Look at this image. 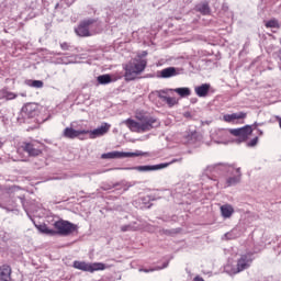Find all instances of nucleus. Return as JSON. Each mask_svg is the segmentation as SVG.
I'll return each instance as SVG.
<instances>
[{"mask_svg":"<svg viewBox=\"0 0 281 281\" xmlns=\"http://www.w3.org/2000/svg\"><path fill=\"white\" fill-rule=\"evenodd\" d=\"M162 234H165L166 236H170V235L175 234V231L162 229Z\"/></svg>","mask_w":281,"mask_h":281,"instance_id":"33","label":"nucleus"},{"mask_svg":"<svg viewBox=\"0 0 281 281\" xmlns=\"http://www.w3.org/2000/svg\"><path fill=\"white\" fill-rule=\"evenodd\" d=\"M43 145L38 142L23 143L22 149L27 153L29 157H38L43 154Z\"/></svg>","mask_w":281,"mask_h":281,"instance_id":"8","label":"nucleus"},{"mask_svg":"<svg viewBox=\"0 0 281 281\" xmlns=\"http://www.w3.org/2000/svg\"><path fill=\"white\" fill-rule=\"evenodd\" d=\"M259 134L262 135V131H259Z\"/></svg>","mask_w":281,"mask_h":281,"instance_id":"41","label":"nucleus"},{"mask_svg":"<svg viewBox=\"0 0 281 281\" xmlns=\"http://www.w3.org/2000/svg\"><path fill=\"white\" fill-rule=\"evenodd\" d=\"M111 128V124L103 123L100 127H97L93 131H88L90 134V139H95L97 137H102L103 135H106Z\"/></svg>","mask_w":281,"mask_h":281,"instance_id":"11","label":"nucleus"},{"mask_svg":"<svg viewBox=\"0 0 281 281\" xmlns=\"http://www.w3.org/2000/svg\"><path fill=\"white\" fill-rule=\"evenodd\" d=\"M37 229L42 233V234H46L47 236H56L57 232L54 229H50L49 227H47V225H40L37 226Z\"/></svg>","mask_w":281,"mask_h":281,"instance_id":"23","label":"nucleus"},{"mask_svg":"<svg viewBox=\"0 0 281 281\" xmlns=\"http://www.w3.org/2000/svg\"><path fill=\"white\" fill-rule=\"evenodd\" d=\"M179 74H181L179 68L168 67L160 70V78H175V76H179Z\"/></svg>","mask_w":281,"mask_h":281,"instance_id":"14","label":"nucleus"},{"mask_svg":"<svg viewBox=\"0 0 281 281\" xmlns=\"http://www.w3.org/2000/svg\"><path fill=\"white\" fill-rule=\"evenodd\" d=\"M170 90H159L158 91V98L162 100V102H166L168 106H175L177 104V99L172 97L161 95V93H168Z\"/></svg>","mask_w":281,"mask_h":281,"instance_id":"16","label":"nucleus"},{"mask_svg":"<svg viewBox=\"0 0 281 281\" xmlns=\"http://www.w3.org/2000/svg\"><path fill=\"white\" fill-rule=\"evenodd\" d=\"M175 161H177V159H173L171 162L169 164H159V165H146V166H136L133 168H124V170H137L138 172H150L153 170H162V168H168L170 166V164H175Z\"/></svg>","mask_w":281,"mask_h":281,"instance_id":"10","label":"nucleus"},{"mask_svg":"<svg viewBox=\"0 0 281 281\" xmlns=\"http://www.w3.org/2000/svg\"><path fill=\"white\" fill-rule=\"evenodd\" d=\"M148 65V61L146 59H139L138 63L133 64L130 63L125 66V80L127 82H131V80H135L139 74H142L146 66Z\"/></svg>","mask_w":281,"mask_h":281,"instance_id":"2","label":"nucleus"},{"mask_svg":"<svg viewBox=\"0 0 281 281\" xmlns=\"http://www.w3.org/2000/svg\"><path fill=\"white\" fill-rule=\"evenodd\" d=\"M245 117H247V113L245 112L226 114L224 115V122H234V120H245Z\"/></svg>","mask_w":281,"mask_h":281,"instance_id":"20","label":"nucleus"},{"mask_svg":"<svg viewBox=\"0 0 281 281\" xmlns=\"http://www.w3.org/2000/svg\"><path fill=\"white\" fill-rule=\"evenodd\" d=\"M168 268V261H166L162 267H157V268H153V269H139V271H143L144 273H150V271H159L161 269H166Z\"/></svg>","mask_w":281,"mask_h":281,"instance_id":"27","label":"nucleus"},{"mask_svg":"<svg viewBox=\"0 0 281 281\" xmlns=\"http://www.w3.org/2000/svg\"><path fill=\"white\" fill-rule=\"evenodd\" d=\"M241 178H243V173L240 172V168H237L236 176H233L226 179V188H232V186H238Z\"/></svg>","mask_w":281,"mask_h":281,"instance_id":"15","label":"nucleus"},{"mask_svg":"<svg viewBox=\"0 0 281 281\" xmlns=\"http://www.w3.org/2000/svg\"><path fill=\"white\" fill-rule=\"evenodd\" d=\"M89 133V131L86 130H74L71 127H66L64 130V137H66L67 139H76V137H78L79 135H87Z\"/></svg>","mask_w":281,"mask_h":281,"instance_id":"12","label":"nucleus"},{"mask_svg":"<svg viewBox=\"0 0 281 281\" xmlns=\"http://www.w3.org/2000/svg\"><path fill=\"white\" fill-rule=\"evenodd\" d=\"M69 47H70L69 44L66 42L60 44V48L64 49V52H68Z\"/></svg>","mask_w":281,"mask_h":281,"instance_id":"32","label":"nucleus"},{"mask_svg":"<svg viewBox=\"0 0 281 281\" xmlns=\"http://www.w3.org/2000/svg\"><path fill=\"white\" fill-rule=\"evenodd\" d=\"M169 91H175V93H178L180 98H188V95H191L192 93L190 88H176V89H169Z\"/></svg>","mask_w":281,"mask_h":281,"instance_id":"22","label":"nucleus"},{"mask_svg":"<svg viewBox=\"0 0 281 281\" xmlns=\"http://www.w3.org/2000/svg\"><path fill=\"white\" fill-rule=\"evenodd\" d=\"M254 263V254L247 252L244 255H240V257L237 259L236 268H233L229 271L231 276H236L237 273H243V271H247L249 267Z\"/></svg>","mask_w":281,"mask_h":281,"instance_id":"4","label":"nucleus"},{"mask_svg":"<svg viewBox=\"0 0 281 281\" xmlns=\"http://www.w3.org/2000/svg\"><path fill=\"white\" fill-rule=\"evenodd\" d=\"M54 227L60 236H69L70 234H74V232L78 231V225L65 220L55 222Z\"/></svg>","mask_w":281,"mask_h":281,"instance_id":"5","label":"nucleus"},{"mask_svg":"<svg viewBox=\"0 0 281 281\" xmlns=\"http://www.w3.org/2000/svg\"><path fill=\"white\" fill-rule=\"evenodd\" d=\"M3 146V143L0 142V148Z\"/></svg>","mask_w":281,"mask_h":281,"instance_id":"39","label":"nucleus"},{"mask_svg":"<svg viewBox=\"0 0 281 281\" xmlns=\"http://www.w3.org/2000/svg\"><path fill=\"white\" fill-rule=\"evenodd\" d=\"M121 232H137V227L132 224L123 225Z\"/></svg>","mask_w":281,"mask_h":281,"instance_id":"28","label":"nucleus"},{"mask_svg":"<svg viewBox=\"0 0 281 281\" xmlns=\"http://www.w3.org/2000/svg\"><path fill=\"white\" fill-rule=\"evenodd\" d=\"M247 146H248V148H254V146H258V136H256L250 142H248Z\"/></svg>","mask_w":281,"mask_h":281,"instance_id":"30","label":"nucleus"},{"mask_svg":"<svg viewBox=\"0 0 281 281\" xmlns=\"http://www.w3.org/2000/svg\"><path fill=\"white\" fill-rule=\"evenodd\" d=\"M195 10H196V12H200V14L207 15L211 12L210 3H207V2L199 3L195 7Z\"/></svg>","mask_w":281,"mask_h":281,"instance_id":"21","label":"nucleus"},{"mask_svg":"<svg viewBox=\"0 0 281 281\" xmlns=\"http://www.w3.org/2000/svg\"><path fill=\"white\" fill-rule=\"evenodd\" d=\"M277 120H278V122H279V126H280V128H281V117H280V116H278V117H277Z\"/></svg>","mask_w":281,"mask_h":281,"instance_id":"37","label":"nucleus"},{"mask_svg":"<svg viewBox=\"0 0 281 281\" xmlns=\"http://www.w3.org/2000/svg\"><path fill=\"white\" fill-rule=\"evenodd\" d=\"M0 281H12V268L10 266H0Z\"/></svg>","mask_w":281,"mask_h":281,"instance_id":"13","label":"nucleus"},{"mask_svg":"<svg viewBox=\"0 0 281 281\" xmlns=\"http://www.w3.org/2000/svg\"><path fill=\"white\" fill-rule=\"evenodd\" d=\"M97 80L99 85H109L113 79L111 78V75H101Z\"/></svg>","mask_w":281,"mask_h":281,"instance_id":"24","label":"nucleus"},{"mask_svg":"<svg viewBox=\"0 0 281 281\" xmlns=\"http://www.w3.org/2000/svg\"><path fill=\"white\" fill-rule=\"evenodd\" d=\"M117 186H120V183H115V184L113 186V188H117Z\"/></svg>","mask_w":281,"mask_h":281,"instance_id":"38","label":"nucleus"},{"mask_svg":"<svg viewBox=\"0 0 281 281\" xmlns=\"http://www.w3.org/2000/svg\"><path fill=\"white\" fill-rule=\"evenodd\" d=\"M29 87H33L34 89H43V81L42 80H29L26 82Z\"/></svg>","mask_w":281,"mask_h":281,"instance_id":"25","label":"nucleus"},{"mask_svg":"<svg viewBox=\"0 0 281 281\" xmlns=\"http://www.w3.org/2000/svg\"><path fill=\"white\" fill-rule=\"evenodd\" d=\"M22 115L24 117H34L36 115V105L29 103L22 108Z\"/></svg>","mask_w":281,"mask_h":281,"instance_id":"17","label":"nucleus"},{"mask_svg":"<svg viewBox=\"0 0 281 281\" xmlns=\"http://www.w3.org/2000/svg\"><path fill=\"white\" fill-rule=\"evenodd\" d=\"M142 151H110L101 155V159H125L126 157H142Z\"/></svg>","mask_w":281,"mask_h":281,"instance_id":"7","label":"nucleus"},{"mask_svg":"<svg viewBox=\"0 0 281 281\" xmlns=\"http://www.w3.org/2000/svg\"><path fill=\"white\" fill-rule=\"evenodd\" d=\"M167 93L161 92V95H166Z\"/></svg>","mask_w":281,"mask_h":281,"instance_id":"40","label":"nucleus"},{"mask_svg":"<svg viewBox=\"0 0 281 281\" xmlns=\"http://www.w3.org/2000/svg\"><path fill=\"white\" fill-rule=\"evenodd\" d=\"M74 268L79 269V271L93 273L94 271H104L106 266L102 262L88 263L85 261H74Z\"/></svg>","mask_w":281,"mask_h":281,"instance_id":"6","label":"nucleus"},{"mask_svg":"<svg viewBox=\"0 0 281 281\" xmlns=\"http://www.w3.org/2000/svg\"><path fill=\"white\" fill-rule=\"evenodd\" d=\"M145 56H148V52L144 50L140 55L139 58H144Z\"/></svg>","mask_w":281,"mask_h":281,"instance_id":"35","label":"nucleus"},{"mask_svg":"<svg viewBox=\"0 0 281 281\" xmlns=\"http://www.w3.org/2000/svg\"><path fill=\"white\" fill-rule=\"evenodd\" d=\"M2 98H5V100H14L16 94H14V92L2 91Z\"/></svg>","mask_w":281,"mask_h":281,"instance_id":"29","label":"nucleus"},{"mask_svg":"<svg viewBox=\"0 0 281 281\" xmlns=\"http://www.w3.org/2000/svg\"><path fill=\"white\" fill-rule=\"evenodd\" d=\"M266 27H274L276 30H280V22L277 19H271L266 22Z\"/></svg>","mask_w":281,"mask_h":281,"instance_id":"26","label":"nucleus"},{"mask_svg":"<svg viewBox=\"0 0 281 281\" xmlns=\"http://www.w3.org/2000/svg\"><path fill=\"white\" fill-rule=\"evenodd\" d=\"M126 126L133 133H148V131H153V128H159L161 126V122L155 116H142L139 122H136L133 119H127L125 121Z\"/></svg>","mask_w":281,"mask_h":281,"instance_id":"1","label":"nucleus"},{"mask_svg":"<svg viewBox=\"0 0 281 281\" xmlns=\"http://www.w3.org/2000/svg\"><path fill=\"white\" fill-rule=\"evenodd\" d=\"M220 210L223 218H232L234 214V206L232 204H224Z\"/></svg>","mask_w":281,"mask_h":281,"instance_id":"19","label":"nucleus"},{"mask_svg":"<svg viewBox=\"0 0 281 281\" xmlns=\"http://www.w3.org/2000/svg\"><path fill=\"white\" fill-rule=\"evenodd\" d=\"M93 23H97L95 19H87L79 23L78 27L75 29V32L78 36H91L89 29Z\"/></svg>","mask_w":281,"mask_h":281,"instance_id":"9","label":"nucleus"},{"mask_svg":"<svg viewBox=\"0 0 281 281\" xmlns=\"http://www.w3.org/2000/svg\"><path fill=\"white\" fill-rule=\"evenodd\" d=\"M224 238H225L226 240H234V238H236V236H234V231L226 233V234L224 235Z\"/></svg>","mask_w":281,"mask_h":281,"instance_id":"31","label":"nucleus"},{"mask_svg":"<svg viewBox=\"0 0 281 281\" xmlns=\"http://www.w3.org/2000/svg\"><path fill=\"white\" fill-rule=\"evenodd\" d=\"M210 83H203L195 87L194 91L199 98H205L210 93Z\"/></svg>","mask_w":281,"mask_h":281,"instance_id":"18","label":"nucleus"},{"mask_svg":"<svg viewBox=\"0 0 281 281\" xmlns=\"http://www.w3.org/2000/svg\"><path fill=\"white\" fill-rule=\"evenodd\" d=\"M216 166H217V165L209 166V167L206 168V171H207V172H214V168H216Z\"/></svg>","mask_w":281,"mask_h":281,"instance_id":"34","label":"nucleus"},{"mask_svg":"<svg viewBox=\"0 0 281 281\" xmlns=\"http://www.w3.org/2000/svg\"><path fill=\"white\" fill-rule=\"evenodd\" d=\"M254 126H258V123H255L254 125H245L244 127L238 128H229L228 133L234 137H237L235 140L236 144H243L244 142H247L251 133H254Z\"/></svg>","mask_w":281,"mask_h":281,"instance_id":"3","label":"nucleus"},{"mask_svg":"<svg viewBox=\"0 0 281 281\" xmlns=\"http://www.w3.org/2000/svg\"><path fill=\"white\" fill-rule=\"evenodd\" d=\"M186 117H192V113H190V112H184V114H183Z\"/></svg>","mask_w":281,"mask_h":281,"instance_id":"36","label":"nucleus"}]
</instances>
